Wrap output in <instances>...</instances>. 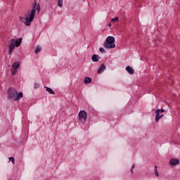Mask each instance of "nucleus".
Instances as JSON below:
<instances>
[{"label": "nucleus", "mask_w": 180, "mask_h": 180, "mask_svg": "<svg viewBox=\"0 0 180 180\" xmlns=\"http://www.w3.org/2000/svg\"><path fill=\"white\" fill-rule=\"evenodd\" d=\"M105 70H106V65H105V64L102 63L97 70V74H102V72H103V71H105Z\"/></svg>", "instance_id": "nucleus-7"}, {"label": "nucleus", "mask_w": 180, "mask_h": 180, "mask_svg": "<svg viewBox=\"0 0 180 180\" xmlns=\"http://www.w3.org/2000/svg\"><path fill=\"white\" fill-rule=\"evenodd\" d=\"M46 88V91L47 92H49V94H51V95H54L56 93L54 92V91L53 89H51V88L50 87H47V86H45Z\"/></svg>", "instance_id": "nucleus-14"}, {"label": "nucleus", "mask_w": 180, "mask_h": 180, "mask_svg": "<svg viewBox=\"0 0 180 180\" xmlns=\"http://www.w3.org/2000/svg\"><path fill=\"white\" fill-rule=\"evenodd\" d=\"M58 6L63 8V0H58Z\"/></svg>", "instance_id": "nucleus-16"}, {"label": "nucleus", "mask_w": 180, "mask_h": 180, "mask_svg": "<svg viewBox=\"0 0 180 180\" xmlns=\"http://www.w3.org/2000/svg\"><path fill=\"white\" fill-rule=\"evenodd\" d=\"M34 19V17L30 15H29L27 18H25V26H30Z\"/></svg>", "instance_id": "nucleus-5"}, {"label": "nucleus", "mask_w": 180, "mask_h": 180, "mask_svg": "<svg viewBox=\"0 0 180 180\" xmlns=\"http://www.w3.org/2000/svg\"><path fill=\"white\" fill-rule=\"evenodd\" d=\"M155 112L156 115L155 119V122H160V119H161V117L160 115V109L156 110Z\"/></svg>", "instance_id": "nucleus-11"}, {"label": "nucleus", "mask_w": 180, "mask_h": 180, "mask_svg": "<svg viewBox=\"0 0 180 180\" xmlns=\"http://www.w3.org/2000/svg\"><path fill=\"white\" fill-rule=\"evenodd\" d=\"M8 99H13V101H20L23 98V93L20 91L18 93V91L13 88H9L8 90Z\"/></svg>", "instance_id": "nucleus-1"}, {"label": "nucleus", "mask_w": 180, "mask_h": 180, "mask_svg": "<svg viewBox=\"0 0 180 180\" xmlns=\"http://www.w3.org/2000/svg\"><path fill=\"white\" fill-rule=\"evenodd\" d=\"M164 117V115L162 114V115H160V119H161L162 117Z\"/></svg>", "instance_id": "nucleus-27"}, {"label": "nucleus", "mask_w": 180, "mask_h": 180, "mask_svg": "<svg viewBox=\"0 0 180 180\" xmlns=\"http://www.w3.org/2000/svg\"><path fill=\"white\" fill-rule=\"evenodd\" d=\"M23 19H25L23 17L20 16V20L21 22H23Z\"/></svg>", "instance_id": "nucleus-25"}, {"label": "nucleus", "mask_w": 180, "mask_h": 180, "mask_svg": "<svg viewBox=\"0 0 180 180\" xmlns=\"http://www.w3.org/2000/svg\"><path fill=\"white\" fill-rule=\"evenodd\" d=\"M37 6V2L34 1V3L33 4V6H32L31 13L30 14V15L33 16L34 18V16H36Z\"/></svg>", "instance_id": "nucleus-6"}, {"label": "nucleus", "mask_w": 180, "mask_h": 180, "mask_svg": "<svg viewBox=\"0 0 180 180\" xmlns=\"http://www.w3.org/2000/svg\"><path fill=\"white\" fill-rule=\"evenodd\" d=\"M131 174H133V169H131Z\"/></svg>", "instance_id": "nucleus-29"}, {"label": "nucleus", "mask_w": 180, "mask_h": 180, "mask_svg": "<svg viewBox=\"0 0 180 180\" xmlns=\"http://www.w3.org/2000/svg\"><path fill=\"white\" fill-rule=\"evenodd\" d=\"M119 20V17H115L111 19V22H117Z\"/></svg>", "instance_id": "nucleus-19"}, {"label": "nucleus", "mask_w": 180, "mask_h": 180, "mask_svg": "<svg viewBox=\"0 0 180 180\" xmlns=\"http://www.w3.org/2000/svg\"><path fill=\"white\" fill-rule=\"evenodd\" d=\"M18 67H20V62L17 61L13 63L12 68L18 70Z\"/></svg>", "instance_id": "nucleus-12"}, {"label": "nucleus", "mask_w": 180, "mask_h": 180, "mask_svg": "<svg viewBox=\"0 0 180 180\" xmlns=\"http://www.w3.org/2000/svg\"><path fill=\"white\" fill-rule=\"evenodd\" d=\"M39 84H37V83H35V84H34V88H35V89H37V88H39Z\"/></svg>", "instance_id": "nucleus-23"}, {"label": "nucleus", "mask_w": 180, "mask_h": 180, "mask_svg": "<svg viewBox=\"0 0 180 180\" xmlns=\"http://www.w3.org/2000/svg\"><path fill=\"white\" fill-rule=\"evenodd\" d=\"M99 51L102 53V54H104L105 53V49L103 48H100L99 49Z\"/></svg>", "instance_id": "nucleus-21"}, {"label": "nucleus", "mask_w": 180, "mask_h": 180, "mask_svg": "<svg viewBox=\"0 0 180 180\" xmlns=\"http://www.w3.org/2000/svg\"><path fill=\"white\" fill-rule=\"evenodd\" d=\"M170 165H172L173 167H176V165H178L179 164V160L178 159H172L169 161Z\"/></svg>", "instance_id": "nucleus-9"}, {"label": "nucleus", "mask_w": 180, "mask_h": 180, "mask_svg": "<svg viewBox=\"0 0 180 180\" xmlns=\"http://www.w3.org/2000/svg\"><path fill=\"white\" fill-rule=\"evenodd\" d=\"M8 160H9V161H11V162H12L13 164L15 163V158H13V157H10V158H8Z\"/></svg>", "instance_id": "nucleus-18"}, {"label": "nucleus", "mask_w": 180, "mask_h": 180, "mask_svg": "<svg viewBox=\"0 0 180 180\" xmlns=\"http://www.w3.org/2000/svg\"><path fill=\"white\" fill-rule=\"evenodd\" d=\"M36 9L37 11V13H39V12H40V4H37V7H36Z\"/></svg>", "instance_id": "nucleus-20"}, {"label": "nucleus", "mask_w": 180, "mask_h": 180, "mask_svg": "<svg viewBox=\"0 0 180 180\" xmlns=\"http://www.w3.org/2000/svg\"><path fill=\"white\" fill-rule=\"evenodd\" d=\"M91 60L94 63H98V61H99V60H101V57H99V55H98V54H94L91 56Z\"/></svg>", "instance_id": "nucleus-8"}, {"label": "nucleus", "mask_w": 180, "mask_h": 180, "mask_svg": "<svg viewBox=\"0 0 180 180\" xmlns=\"http://www.w3.org/2000/svg\"><path fill=\"white\" fill-rule=\"evenodd\" d=\"M40 51H41V47L40 46H37L35 50H34V53L35 54H38V53H40Z\"/></svg>", "instance_id": "nucleus-15"}, {"label": "nucleus", "mask_w": 180, "mask_h": 180, "mask_svg": "<svg viewBox=\"0 0 180 180\" xmlns=\"http://www.w3.org/2000/svg\"><path fill=\"white\" fill-rule=\"evenodd\" d=\"M23 40V38H18L17 39H12L10 41V44H8V54H12V51H13V49L15 47H19L20 44H22V41Z\"/></svg>", "instance_id": "nucleus-2"}, {"label": "nucleus", "mask_w": 180, "mask_h": 180, "mask_svg": "<svg viewBox=\"0 0 180 180\" xmlns=\"http://www.w3.org/2000/svg\"><path fill=\"white\" fill-rule=\"evenodd\" d=\"M135 167H136V165L134 164V165H132V166H131V169H134V168H135Z\"/></svg>", "instance_id": "nucleus-26"}, {"label": "nucleus", "mask_w": 180, "mask_h": 180, "mask_svg": "<svg viewBox=\"0 0 180 180\" xmlns=\"http://www.w3.org/2000/svg\"><path fill=\"white\" fill-rule=\"evenodd\" d=\"M158 168L157 165H155V169H157Z\"/></svg>", "instance_id": "nucleus-28"}, {"label": "nucleus", "mask_w": 180, "mask_h": 180, "mask_svg": "<svg viewBox=\"0 0 180 180\" xmlns=\"http://www.w3.org/2000/svg\"><path fill=\"white\" fill-rule=\"evenodd\" d=\"M160 112L161 113H164V112H165V110H164L163 108H162L161 110H160Z\"/></svg>", "instance_id": "nucleus-24"}, {"label": "nucleus", "mask_w": 180, "mask_h": 180, "mask_svg": "<svg viewBox=\"0 0 180 180\" xmlns=\"http://www.w3.org/2000/svg\"><path fill=\"white\" fill-rule=\"evenodd\" d=\"M105 49H115L116 44H115V37L113 36H108L104 41Z\"/></svg>", "instance_id": "nucleus-3"}, {"label": "nucleus", "mask_w": 180, "mask_h": 180, "mask_svg": "<svg viewBox=\"0 0 180 180\" xmlns=\"http://www.w3.org/2000/svg\"><path fill=\"white\" fill-rule=\"evenodd\" d=\"M108 26H109V27H110V26H112V25H111V24H109Z\"/></svg>", "instance_id": "nucleus-30"}, {"label": "nucleus", "mask_w": 180, "mask_h": 180, "mask_svg": "<svg viewBox=\"0 0 180 180\" xmlns=\"http://www.w3.org/2000/svg\"><path fill=\"white\" fill-rule=\"evenodd\" d=\"M18 72V69H14L13 68H12L11 69V74L13 75H15V74H16Z\"/></svg>", "instance_id": "nucleus-17"}, {"label": "nucleus", "mask_w": 180, "mask_h": 180, "mask_svg": "<svg viewBox=\"0 0 180 180\" xmlns=\"http://www.w3.org/2000/svg\"><path fill=\"white\" fill-rule=\"evenodd\" d=\"M85 85L88 84H91V82H92V79L89 77H86L84 78V81Z\"/></svg>", "instance_id": "nucleus-13"}, {"label": "nucleus", "mask_w": 180, "mask_h": 180, "mask_svg": "<svg viewBox=\"0 0 180 180\" xmlns=\"http://www.w3.org/2000/svg\"><path fill=\"white\" fill-rule=\"evenodd\" d=\"M155 174L156 176H158V175H159L158 170H157V169H155Z\"/></svg>", "instance_id": "nucleus-22"}, {"label": "nucleus", "mask_w": 180, "mask_h": 180, "mask_svg": "<svg viewBox=\"0 0 180 180\" xmlns=\"http://www.w3.org/2000/svg\"><path fill=\"white\" fill-rule=\"evenodd\" d=\"M79 116V121L82 123V124H85L86 122V118L88 117V115L86 114V111L85 110H80L78 114Z\"/></svg>", "instance_id": "nucleus-4"}, {"label": "nucleus", "mask_w": 180, "mask_h": 180, "mask_svg": "<svg viewBox=\"0 0 180 180\" xmlns=\"http://www.w3.org/2000/svg\"><path fill=\"white\" fill-rule=\"evenodd\" d=\"M126 71H127V72L131 75H133V74H134V69H133V68H131V66H127Z\"/></svg>", "instance_id": "nucleus-10"}]
</instances>
